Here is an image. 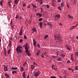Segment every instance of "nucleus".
<instances>
[{
    "label": "nucleus",
    "mask_w": 78,
    "mask_h": 78,
    "mask_svg": "<svg viewBox=\"0 0 78 78\" xmlns=\"http://www.w3.org/2000/svg\"><path fill=\"white\" fill-rule=\"evenodd\" d=\"M16 51L17 53H21L23 52V50H22V47L21 46H18L16 48Z\"/></svg>",
    "instance_id": "nucleus-1"
},
{
    "label": "nucleus",
    "mask_w": 78,
    "mask_h": 78,
    "mask_svg": "<svg viewBox=\"0 0 78 78\" xmlns=\"http://www.w3.org/2000/svg\"><path fill=\"white\" fill-rule=\"evenodd\" d=\"M28 47H29V46H28V44L27 43L25 45V52L26 53V54H27V55H29V56H30V54L29 51H28Z\"/></svg>",
    "instance_id": "nucleus-2"
},
{
    "label": "nucleus",
    "mask_w": 78,
    "mask_h": 78,
    "mask_svg": "<svg viewBox=\"0 0 78 78\" xmlns=\"http://www.w3.org/2000/svg\"><path fill=\"white\" fill-rule=\"evenodd\" d=\"M54 37L55 38V39H57L58 41H62V38H61V37L60 36H59V35H54Z\"/></svg>",
    "instance_id": "nucleus-3"
},
{
    "label": "nucleus",
    "mask_w": 78,
    "mask_h": 78,
    "mask_svg": "<svg viewBox=\"0 0 78 78\" xmlns=\"http://www.w3.org/2000/svg\"><path fill=\"white\" fill-rule=\"evenodd\" d=\"M61 16H60V14H59L58 15H55V17L54 18V20L55 21H56V20H58V19L60 18V17Z\"/></svg>",
    "instance_id": "nucleus-4"
},
{
    "label": "nucleus",
    "mask_w": 78,
    "mask_h": 78,
    "mask_svg": "<svg viewBox=\"0 0 78 78\" xmlns=\"http://www.w3.org/2000/svg\"><path fill=\"white\" fill-rule=\"evenodd\" d=\"M40 74V72L39 71L36 72L34 74V76H39V75Z\"/></svg>",
    "instance_id": "nucleus-5"
},
{
    "label": "nucleus",
    "mask_w": 78,
    "mask_h": 78,
    "mask_svg": "<svg viewBox=\"0 0 78 78\" xmlns=\"http://www.w3.org/2000/svg\"><path fill=\"white\" fill-rule=\"evenodd\" d=\"M23 27H21L20 30V31L19 32V34L20 36H22V33H23Z\"/></svg>",
    "instance_id": "nucleus-6"
},
{
    "label": "nucleus",
    "mask_w": 78,
    "mask_h": 78,
    "mask_svg": "<svg viewBox=\"0 0 78 78\" xmlns=\"http://www.w3.org/2000/svg\"><path fill=\"white\" fill-rule=\"evenodd\" d=\"M26 72L25 71H24L22 74L23 77V78H27L26 76H27V75H26V74H25Z\"/></svg>",
    "instance_id": "nucleus-7"
},
{
    "label": "nucleus",
    "mask_w": 78,
    "mask_h": 78,
    "mask_svg": "<svg viewBox=\"0 0 78 78\" xmlns=\"http://www.w3.org/2000/svg\"><path fill=\"white\" fill-rule=\"evenodd\" d=\"M34 32H35L36 33H37V30L36 29L33 28L32 29V33H34Z\"/></svg>",
    "instance_id": "nucleus-8"
},
{
    "label": "nucleus",
    "mask_w": 78,
    "mask_h": 78,
    "mask_svg": "<svg viewBox=\"0 0 78 78\" xmlns=\"http://www.w3.org/2000/svg\"><path fill=\"white\" fill-rule=\"evenodd\" d=\"M4 70L5 72L8 71V66H5L4 67Z\"/></svg>",
    "instance_id": "nucleus-9"
},
{
    "label": "nucleus",
    "mask_w": 78,
    "mask_h": 78,
    "mask_svg": "<svg viewBox=\"0 0 78 78\" xmlns=\"http://www.w3.org/2000/svg\"><path fill=\"white\" fill-rule=\"evenodd\" d=\"M4 75L6 77V78H9V75L8 74H7V73H5L4 74Z\"/></svg>",
    "instance_id": "nucleus-10"
},
{
    "label": "nucleus",
    "mask_w": 78,
    "mask_h": 78,
    "mask_svg": "<svg viewBox=\"0 0 78 78\" xmlns=\"http://www.w3.org/2000/svg\"><path fill=\"white\" fill-rule=\"evenodd\" d=\"M62 60V58L61 57H58L57 58V61H60Z\"/></svg>",
    "instance_id": "nucleus-11"
},
{
    "label": "nucleus",
    "mask_w": 78,
    "mask_h": 78,
    "mask_svg": "<svg viewBox=\"0 0 78 78\" xmlns=\"http://www.w3.org/2000/svg\"><path fill=\"white\" fill-rule=\"evenodd\" d=\"M19 1V0H15L14 2L15 4H17Z\"/></svg>",
    "instance_id": "nucleus-12"
},
{
    "label": "nucleus",
    "mask_w": 78,
    "mask_h": 78,
    "mask_svg": "<svg viewBox=\"0 0 78 78\" xmlns=\"http://www.w3.org/2000/svg\"><path fill=\"white\" fill-rule=\"evenodd\" d=\"M66 50H70V48L69 46H66Z\"/></svg>",
    "instance_id": "nucleus-13"
},
{
    "label": "nucleus",
    "mask_w": 78,
    "mask_h": 78,
    "mask_svg": "<svg viewBox=\"0 0 78 78\" xmlns=\"http://www.w3.org/2000/svg\"><path fill=\"white\" fill-rule=\"evenodd\" d=\"M36 16H40V17H41L42 16V14L41 13H37Z\"/></svg>",
    "instance_id": "nucleus-14"
},
{
    "label": "nucleus",
    "mask_w": 78,
    "mask_h": 78,
    "mask_svg": "<svg viewBox=\"0 0 78 78\" xmlns=\"http://www.w3.org/2000/svg\"><path fill=\"white\" fill-rule=\"evenodd\" d=\"M64 2H62L61 4V7H63L64 6Z\"/></svg>",
    "instance_id": "nucleus-15"
},
{
    "label": "nucleus",
    "mask_w": 78,
    "mask_h": 78,
    "mask_svg": "<svg viewBox=\"0 0 78 78\" xmlns=\"http://www.w3.org/2000/svg\"><path fill=\"white\" fill-rule=\"evenodd\" d=\"M31 69L32 70H33V69H34V65H32L31 66Z\"/></svg>",
    "instance_id": "nucleus-16"
},
{
    "label": "nucleus",
    "mask_w": 78,
    "mask_h": 78,
    "mask_svg": "<svg viewBox=\"0 0 78 78\" xmlns=\"http://www.w3.org/2000/svg\"><path fill=\"white\" fill-rule=\"evenodd\" d=\"M75 55L76 56H78V52H75Z\"/></svg>",
    "instance_id": "nucleus-17"
},
{
    "label": "nucleus",
    "mask_w": 78,
    "mask_h": 78,
    "mask_svg": "<svg viewBox=\"0 0 78 78\" xmlns=\"http://www.w3.org/2000/svg\"><path fill=\"white\" fill-rule=\"evenodd\" d=\"M39 53H40V51L39 50L37 52V56H39Z\"/></svg>",
    "instance_id": "nucleus-18"
},
{
    "label": "nucleus",
    "mask_w": 78,
    "mask_h": 78,
    "mask_svg": "<svg viewBox=\"0 0 78 78\" xmlns=\"http://www.w3.org/2000/svg\"><path fill=\"white\" fill-rule=\"evenodd\" d=\"M20 70H21V71H24V68L23 67H21Z\"/></svg>",
    "instance_id": "nucleus-19"
},
{
    "label": "nucleus",
    "mask_w": 78,
    "mask_h": 78,
    "mask_svg": "<svg viewBox=\"0 0 78 78\" xmlns=\"http://www.w3.org/2000/svg\"><path fill=\"white\" fill-rule=\"evenodd\" d=\"M12 70H16V69H17V67H16L15 68H14L13 67H12Z\"/></svg>",
    "instance_id": "nucleus-20"
},
{
    "label": "nucleus",
    "mask_w": 78,
    "mask_h": 78,
    "mask_svg": "<svg viewBox=\"0 0 78 78\" xmlns=\"http://www.w3.org/2000/svg\"><path fill=\"white\" fill-rule=\"evenodd\" d=\"M39 3H40L41 5H42L43 3V2L41 0H40V1H39Z\"/></svg>",
    "instance_id": "nucleus-21"
},
{
    "label": "nucleus",
    "mask_w": 78,
    "mask_h": 78,
    "mask_svg": "<svg viewBox=\"0 0 78 78\" xmlns=\"http://www.w3.org/2000/svg\"><path fill=\"white\" fill-rule=\"evenodd\" d=\"M42 22H41L40 23V27L41 28H42Z\"/></svg>",
    "instance_id": "nucleus-22"
},
{
    "label": "nucleus",
    "mask_w": 78,
    "mask_h": 78,
    "mask_svg": "<svg viewBox=\"0 0 78 78\" xmlns=\"http://www.w3.org/2000/svg\"><path fill=\"white\" fill-rule=\"evenodd\" d=\"M52 58H54V59H56L57 58V56H55L53 55H52Z\"/></svg>",
    "instance_id": "nucleus-23"
},
{
    "label": "nucleus",
    "mask_w": 78,
    "mask_h": 78,
    "mask_svg": "<svg viewBox=\"0 0 78 78\" xmlns=\"http://www.w3.org/2000/svg\"><path fill=\"white\" fill-rule=\"evenodd\" d=\"M78 66H76L75 67V70H78Z\"/></svg>",
    "instance_id": "nucleus-24"
},
{
    "label": "nucleus",
    "mask_w": 78,
    "mask_h": 78,
    "mask_svg": "<svg viewBox=\"0 0 78 78\" xmlns=\"http://www.w3.org/2000/svg\"><path fill=\"white\" fill-rule=\"evenodd\" d=\"M33 45L34 46H36V41H34V42H33Z\"/></svg>",
    "instance_id": "nucleus-25"
},
{
    "label": "nucleus",
    "mask_w": 78,
    "mask_h": 78,
    "mask_svg": "<svg viewBox=\"0 0 78 78\" xmlns=\"http://www.w3.org/2000/svg\"><path fill=\"white\" fill-rule=\"evenodd\" d=\"M8 51V54H10V53L11 52V49H9Z\"/></svg>",
    "instance_id": "nucleus-26"
},
{
    "label": "nucleus",
    "mask_w": 78,
    "mask_h": 78,
    "mask_svg": "<svg viewBox=\"0 0 78 78\" xmlns=\"http://www.w3.org/2000/svg\"><path fill=\"white\" fill-rule=\"evenodd\" d=\"M48 37V35H46L44 36V39H46V38H47V37Z\"/></svg>",
    "instance_id": "nucleus-27"
},
{
    "label": "nucleus",
    "mask_w": 78,
    "mask_h": 78,
    "mask_svg": "<svg viewBox=\"0 0 78 78\" xmlns=\"http://www.w3.org/2000/svg\"><path fill=\"white\" fill-rule=\"evenodd\" d=\"M26 64H27V62H25L23 64V66L25 67L26 66Z\"/></svg>",
    "instance_id": "nucleus-28"
},
{
    "label": "nucleus",
    "mask_w": 78,
    "mask_h": 78,
    "mask_svg": "<svg viewBox=\"0 0 78 78\" xmlns=\"http://www.w3.org/2000/svg\"><path fill=\"white\" fill-rule=\"evenodd\" d=\"M46 6L47 8H50V6H49V5H48V4L46 5Z\"/></svg>",
    "instance_id": "nucleus-29"
},
{
    "label": "nucleus",
    "mask_w": 78,
    "mask_h": 78,
    "mask_svg": "<svg viewBox=\"0 0 78 78\" xmlns=\"http://www.w3.org/2000/svg\"><path fill=\"white\" fill-rule=\"evenodd\" d=\"M23 7H25V6H27V5H26V4H25V3H23Z\"/></svg>",
    "instance_id": "nucleus-30"
},
{
    "label": "nucleus",
    "mask_w": 78,
    "mask_h": 78,
    "mask_svg": "<svg viewBox=\"0 0 78 78\" xmlns=\"http://www.w3.org/2000/svg\"><path fill=\"white\" fill-rule=\"evenodd\" d=\"M19 15H16V18L17 19L18 18H19Z\"/></svg>",
    "instance_id": "nucleus-31"
},
{
    "label": "nucleus",
    "mask_w": 78,
    "mask_h": 78,
    "mask_svg": "<svg viewBox=\"0 0 78 78\" xmlns=\"http://www.w3.org/2000/svg\"><path fill=\"white\" fill-rule=\"evenodd\" d=\"M22 41H23V40H22V39H20V43H22Z\"/></svg>",
    "instance_id": "nucleus-32"
},
{
    "label": "nucleus",
    "mask_w": 78,
    "mask_h": 78,
    "mask_svg": "<svg viewBox=\"0 0 78 78\" xmlns=\"http://www.w3.org/2000/svg\"><path fill=\"white\" fill-rule=\"evenodd\" d=\"M24 39H27V36H26V35H24Z\"/></svg>",
    "instance_id": "nucleus-33"
},
{
    "label": "nucleus",
    "mask_w": 78,
    "mask_h": 78,
    "mask_svg": "<svg viewBox=\"0 0 78 78\" xmlns=\"http://www.w3.org/2000/svg\"><path fill=\"white\" fill-rule=\"evenodd\" d=\"M68 18H69V19H71V16H70V15H68Z\"/></svg>",
    "instance_id": "nucleus-34"
},
{
    "label": "nucleus",
    "mask_w": 78,
    "mask_h": 78,
    "mask_svg": "<svg viewBox=\"0 0 78 78\" xmlns=\"http://www.w3.org/2000/svg\"><path fill=\"white\" fill-rule=\"evenodd\" d=\"M41 8V12H42V11H43V9H42V8Z\"/></svg>",
    "instance_id": "nucleus-35"
},
{
    "label": "nucleus",
    "mask_w": 78,
    "mask_h": 78,
    "mask_svg": "<svg viewBox=\"0 0 78 78\" xmlns=\"http://www.w3.org/2000/svg\"><path fill=\"white\" fill-rule=\"evenodd\" d=\"M42 18H40V19L39 20V21H42Z\"/></svg>",
    "instance_id": "nucleus-36"
},
{
    "label": "nucleus",
    "mask_w": 78,
    "mask_h": 78,
    "mask_svg": "<svg viewBox=\"0 0 78 78\" xmlns=\"http://www.w3.org/2000/svg\"><path fill=\"white\" fill-rule=\"evenodd\" d=\"M75 28L74 26H72V28H71L70 29V30H72V29H73V28Z\"/></svg>",
    "instance_id": "nucleus-37"
},
{
    "label": "nucleus",
    "mask_w": 78,
    "mask_h": 78,
    "mask_svg": "<svg viewBox=\"0 0 78 78\" xmlns=\"http://www.w3.org/2000/svg\"><path fill=\"white\" fill-rule=\"evenodd\" d=\"M48 25H49L50 27H52V25H51V24L50 23H49L48 24Z\"/></svg>",
    "instance_id": "nucleus-38"
},
{
    "label": "nucleus",
    "mask_w": 78,
    "mask_h": 78,
    "mask_svg": "<svg viewBox=\"0 0 78 78\" xmlns=\"http://www.w3.org/2000/svg\"><path fill=\"white\" fill-rule=\"evenodd\" d=\"M41 56L42 57V58H44V55H43V54H41Z\"/></svg>",
    "instance_id": "nucleus-39"
},
{
    "label": "nucleus",
    "mask_w": 78,
    "mask_h": 78,
    "mask_svg": "<svg viewBox=\"0 0 78 78\" xmlns=\"http://www.w3.org/2000/svg\"><path fill=\"white\" fill-rule=\"evenodd\" d=\"M16 73V71L12 72V74H14V73Z\"/></svg>",
    "instance_id": "nucleus-40"
},
{
    "label": "nucleus",
    "mask_w": 78,
    "mask_h": 78,
    "mask_svg": "<svg viewBox=\"0 0 78 78\" xmlns=\"http://www.w3.org/2000/svg\"><path fill=\"white\" fill-rule=\"evenodd\" d=\"M12 20H11L10 25H12Z\"/></svg>",
    "instance_id": "nucleus-41"
},
{
    "label": "nucleus",
    "mask_w": 78,
    "mask_h": 78,
    "mask_svg": "<svg viewBox=\"0 0 78 78\" xmlns=\"http://www.w3.org/2000/svg\"><path fill=\"white\" fill-rule=\"evenodd\" d=\"M61 56H62V57H64L65 56V55H64L62 54L61 55Z\"/></svg>",
    "instance_id": "nucleus-42"
},
{
    "label": "nucleus",
    "mask_w": 78,
    "mask_h": 78,
    "mask_svg": "<svg viewBox=\"0 0 78 78\" xmlns=\"http://www.w3.org/2000/svg\"><path fill=\"white\" fill-rule=\"evenodd\" d=\"M0 5H1V6H2V1L0 2Z\"/></svg>",
    "instance_id": "nucleus-43"
},
{
    "label": "nucleus",
    "mask_w": 78,
    "mask_h": 78,
    "mask_svg": "<svg viewBox=\"0 0 78 78\" xmlns=\"http://www.w3.org/2000/svg\"><path fill=\"white\" fill-rule=\"evenodd\" d=\"M58 3H60L61 2V0H57Z\"/></svg>",
    "instance_id": "nucleus-44"
},
{
    "label": "nucleus",
    "mask_w": 78,
    "mask_h": 78,
    "mask_svg": "<svg viewBox=\"0 0 78 78\" xmlns=\"http://www.w3.org/2000/svg\"><path fill=\"white\" fill-rule=\"evenodd\" d=\"M58 9H59V10H61V7H60V6H59L58 7Z\"/></svg>",
    "instance_id": "nucleus-45"
},
{
    "label": "nucleus",
    "mask_w": 78,
    "mask_h": 78,
    "mask_svg": "<svg viewBox=\"0 0 78 78\" xmlns=\"http://www.w3.org/2000/svg\"><path fill=\"white\" fill-rule=\"evenodd\" d=\"M37 47H39V48H40V45H39V44H37Z\"/></svg>",
    "instance_id": "nucleus-46"
},
{
    "label": "nucleus",
    "mask_w": 78,
    "mask_h": 78,
    "mask_svg": "<svg viewBox=\"0 0 78 78\" xmlns=\"http://www.w3.org/2000/svg\"><path fill=\"white\" fill-rule=\"evenodd\" d=\"M41 0H36V1L37 3H39Z\"/></svg>",
    "instance_id": "nucleus-47"
},
{
    "label": "nucleus",
    "mask_w": 78,
    "mask_h": 78,
    "mask_svg": "<svg viewBox=\"0 0 78 78\" xmlns=\"http://www.w3.org/2000/svg\"><path fill=\"white\" fill-rule=\"evenodd\" d=\"M12 45V44L11 43L9 44H8L9 46H11Z\"/></svg>",
    "instance_id": "nucleus-48"
},
{
    "label": "nucleus",
    "mask_w": 78,
    "mask_h": 78,
    "mask_svg": "<svg viewBox=\"0 0 78 78\" xmlns=\"http://www.w3.org/2000/svg\"><path fill=\"white\" fill-rule=\"evenodd\" d=\"M66 5L68 8H69V5H68V4H66Z\"/></svg>",
    "instance_id": "nucleus-49"
},
{
    "label": "nucleus",
    "mask_w": 78,
    "mask_h": 78,
    "mask_svg": "<svg viewBox=\"0 0 78 78\" xmlns=\"http://www.w3.org/2000/svg\"><path fill=\"white\" fill-rule=\"evenodd\" d=\"M67 63H68V64H69V63H70V61L68 60V61H67Z\"/></svg>",
    "instance_id": "nucleus-50"
},
{
    "label": "nucleus",
    "mask_w": 78,
    "mask_h": 78,
    "mask_svg": "<svg viewBox=\"0 0 78 78\" xmlns=\"http://www.w3.org/2000/svg\"><path fill=\"white\" fill-rule=\"evenodd\" d=\"M78 27V24H77L75 26H74V27Z\"/></svg>",
    "instance_id": "nucleus-51"
},
{
    "label": "nucleus",
    "mask_w": 78,
    "mask_h": 78,
    "mask_svg": "<svg viewBox=\"0 0 78 78\" xmlns=\"http://www.w3.org/2000/svg\"><path fill=\"white\" fill-rule=\"evenodd\" d=\"M53 67H55V66L52 65L51 66V68H52V69H53Z\"/></svg>",
    "instance_id": "nucleus-52"
},
{
    "label": "nucleus",
    "mask_w": 78,
    "mask_h": 78,
    "mask_svg": "<svg viewBox=\"0 0 78 78\" xmlns=\"http://www.w3.org/2000/svg\"><path fill=\"white\" fill-rule=\"evenodd\" d=\"M44 55L45 56L47 55V53L45 52L44 53Z\"/></svg>",
    "instance_id": "nucleus-53"
},
{
    "label": "nucleus",
    "mask_w": 78,
    "mask_h": 78,
    "mask_svg": "<svg viewBox=\"0 0 78 78\" xmlns=\"http://www.w3.org/2000/svg\"><path fill=\"white\" fill-rule=\"evenodd\" d=\"M33 42H36V40H35L34 39H33Z\"/></svg>",
    "instance_id": "nucleus-54"
},
{
    "label": "nucleus",
    "mask_w": 78,
    "mask_h": 78,
    "mask_svg": "<svg viewBox=\"0 0 78 78\" xmlns=\"http://www.w3.org/2000/svg\"><path fill=\"white\" fill-rule=\"evenodd\" d=\"M71 59L72 60V61H73V58L72 57L71 58Z\"/></svg>",
    "instance_id": "nucleus-55"
},
{
    "label": "nucleus",
    "mask_w": 78,
    "mask_h": 78,
    "mask_svg": "<svg viewBox=\"0 0 78 78\" xmlns=\"http://www.w3.org/2000/svg\"><path fill=\"white\" fill-rule=\"evenodd\" d=\"M27 8H30V5H28L27 6Z\"/></svg>",
    "instance_id": "nucleus-56"
},
{
    "label": "nucleus",
    "mask_w": 78,
    "mask_h": 78,
    "mask_svg": "<svg viewBox=\"0 0 78 78\" xmlns=\"http://www.w3.org/2000/svg\"><path fill=\"white\" fill-rule=\"evenodd\" d=\"M59 25H60V26H62V23H60Z\"/></svg>",
    "instance_id": "nucleus-57"
},
{
    "label": "nucleus",
    "mask_w": 78,
    "mask_h": 78,
    "mask_svg": "<svg viewBox=\"0 0 78 78\" xmlns=\"http://www.w3.org/2000/svg\"><path fill=\"white\" fill-rule=\"evenodd\" d=\"M9 44H11V41H10V40H9Z\"/></svg>",
    "instance_id": "nucleus-58"
},
{
    "label": "nucleus",
    "mask_w": 78,
    "mask_h": 78,
    "mask_svg": "<svg viewBox=\"0 0 78 78\" xmlns=\"http://www.w3.org/2000/svg\"><path fill=\"white\" fill-rule=\"evenodd\" d=\"M33 64H34V65H36V62H34L33 63Z\"/></svg>",
    "instance_id": "nucleus-59"
},
{
    "label": "nucleus",
    "mask_w": 78,
    "mask_h": 78,
    "mask_svg": "<svg viewBox=\"0 0 78 78\" xmlns=\"http://www.w3.org/2000/svg\"><path fill=\"white\" fill-rule=\"evenodd\" d=\"M72 69L71 68H69L68 69L69 70H72Z\"/></svg>",
    "instance_id": "nucleus-60"
},
{
    "label": "nucleus",
    "mask_w": 78,
    "mask_h": 78,
    "mask_svg": "<svg viewBox=\"0 0 78 78\" xmlns=\"http://www.w3.org/2000/svg\"><path fill=\"white\" fill-rule=\"evenodd\" d=\"M4 55L5 56H6V52H5V53Z\"/></svg>",
    "instance_id": "nucleus-61"
},
{
    "label": "nucleus",
    "mask_w": 78,
    "mask_h": 78,
    "mask_svg": "<svg viewBox=\"0 0 78 78\" xmlns=\"http://www.w3.org/2000/svg\"><path fill=\"white\" fill-rule=\"evenodd\" d=\"M44 27H46V26H47V24H44Z\"/></svg>",
    "instance_id": "nucleus-62"
},
{
    "label": "nucleus",
    "mask_w": 78,
    "mask_h": 78,
    "mask_svg": "<svg viewBox=\"0 0 78 78\" xmlns=\"http://www.w3.org/2000/svg\"><path fill=\"white\" fill-rule=\"evenodd\" d=\"M76 38L77 39H78V36H77L76 37Z\"/></svg>",
    "instance_id": "nucleus-63"
},
{
    "label": "nucleus",
    "mask_w": 78,
    "mask_h": 78,
    "mask_svg": "<svg viewBox=\"0 0 78 78\" xmlns=\"http://www.w3.org/2000/svg\"><path fill=\"white\" fill-rule=\"evenodd\" d=\"M27 78H29V76L28 75H28H27Z\"/></svg>",
    "instance_id": "nucleus-64"
}]
</instances>
